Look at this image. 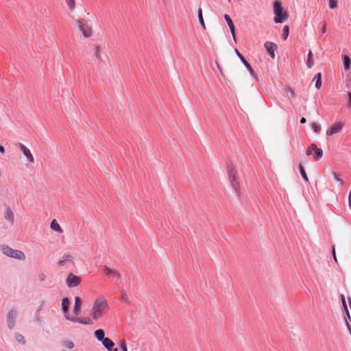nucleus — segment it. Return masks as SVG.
<instances>
[{
    "label": "nucleus",
    "mask_w": 351,
    "mask_h": 351,
    "mask_svg": "<svg viewBox=\"0 0 351 351\" xmlns=\"http://www.w3.org/2000/svg\"><path fill=\"white\" fill-rule=\"evenodd\" d=\"M69 300L67 298H64L62 299V310L64 315V317L67 320H70V318L73 317V315H71L69 313Z\"/></svg>",
    "instance_id": "9b49d317"
},
{
    "label": "nucleus",
    "mask_w": 351,
    "mask_h": 351,
    "mask_svg": "<svg viewBox=\"0 0 351 351\" xmlns=\"http://www.w3.org/2000/svg\"><path fill=\"white\" fill-rule=\"evenodd\" d=\"M311 126L315 132H316V133L319 132L321 128L318 124H317L315 122H313V123H311Z\"/></svg>",
    "instance_id": "473e14b6"
},
{
    "label": "nucleus",
    "mask_w": 351,
    "mask_h": 351,
    "mask_svg": "<svg viewBox=\"0 0 351 351\" xmlns=\"http://www.w3.org/2000/svg\"><path fill=\"white\" fill-rule=\"evenodd\" d=\"M315 154L313 156V158L315 160H318L323 156V151L321 148H318L317 147V149L314 150Z\"/></svg>",
    "instance_id": "b1692460"
},
{
    "label": "nucleus",
    "mask_w": 351,
    "mask_h": 351,
    "mask_svg": "<svg viewBox=\"0 0 351 351\" xmlns=\"http://www.w3.org/2000/svg\"><path fill=\"white\" fill-rule=\"evenodd\" d=\"M333 177L335 180L339 182V184L342 186L343 184V180L339 177V175H338L337 173L333 172L332 173Z\"/></svg>",
    "instance_id": "f704fd0d"
},
{
    "label": "nucleus",
    "mask_w": 351,
    "mask_h": 351,
    "mask_svg": "<svg viewBox=\"0 0 351 351\" xmlns=\"http://www.w3.org/2000/svg\"><path fill=\"white\" fill-rule=\"evenodd\" d=\"M1 252L7 256L14 258L17 260L24 261L25 260V254L21 250H13L8 245H2Z\"/></svg>",
    "instance_id": "20e7f679"
},
{
    "label": "nucleus",
    "mask_w": 351,
    "mask_h": 351,
    "mask_svg": "<svg viewBox=\"0 0 351 351\" xmlns=\"http://www.w3.org/2000/svg\"><path fill=\"white\" fill-rule=\"evenodd\" d=\"M343 66L346 70L350 69V59L348 56L343 57Z\"/></svg>",
    "instance_id": "c85d7f7f"
},
{
    "label": "nucleus",
    "mask_w": 351,
    "mask_h": 351,
    "mask_svg": "<svg viewBox=\"0 0 351 351\" xmlns=\"http://www.w3.org/2000/svg\"><path fill=\"white\" fill-rule=\"evenodd\" d=\"M332 256H333V258H334L335 261L336 263H337V256H336L335 247H332Z\"/></svg>",
    "instance_id": "a19ab883"
},
{
    "label": "nucleus",
    "mask_w": 351,
    "mask_h": 351,
    "mask_svg": "<svg viewBox=\"0 0 351 351\" xmlns=\"http://www.w3.org/2000/svg\"><path fill=\"white\" fill-rule=\"evenodd\" d=\"M4 219L9 221L10 224L14 223V215L10 207H6L4 211Z\"/></svg>",
    "instance_id": "ddd939ff"
},
{
    "label": "nucleus",
    "mask_w": 351,
    "mask_h": 351,
    "mask_svg": "<svg viewBox=\"0 0 351 351\" xmlns=\"http://www.w3.org/2000/svg\"><path fill=\"white\" fill-rule=\"evenodd\" d=\"M17 317V312L14 310H10L8 311L6 316V324L9 329H12L16 323Z\"/></svg>",
    "instance_id": "0eeeda50"
},
{
    "label": "nucleus",
    "mask_w": 351,
    "mask_h": 351,
    "mask_svg": "<svg viewBox=\"0 0 351 351\" xmlns=\"http://www.w3.org/2000/svg\"><path fill=\"white\" fill-rule=\"evenodd\" d=\"M14 338L16 341L21 345H25L26 343V341L24 336L20 333H15Z\"/></svg>",
    "instance_id": "5701e85b"
},
{
    "label": "nucleus",
    "mask_w": 351,
    "mask_h": 351,
    "mask_svg": "<svg viewBox=\"0 0 351 351\" xmlns=\"http://www.w3.org/2000/svg\"><path fill=\"white\" fill-rule=\"evenodd\" d=\"M227 173L232 189L239 195L240 193V183L237 180L236 168L232 162L227 165Z\"/></svg>",
    "instance_id": "7ed1b4c3"
},
{
    "label": "nucleus",
    "mask_w": 351,
    "mask_h": 351,
    "mask_svg": "<svg viewBox=\"0 0 351 351\" xmlns=\"http://www.w3.org/2000/svg\"><path fill=\"white\" fill-rule=\"evenodd\" d=\"M120 346L123 351H128L126 342L124 339L120 341Z\"/></svg>",
    "instance_id": "58836bf2"
},
{
    "label": "nucleus",
    "mask_w": 351,
    "mask_h": 351,
    "mask_svg": "<svg viewBox=\"0 0 351 351\" xmlns=\"http://www.w3.org/2000/svg\"><path fill=\"white\" fill-rule=\"evenodd\" d=\"M69 321L75 322V323H80V324H84V325H88L92 323L90 317H85L79 318L74 315H73V317L71 318H70Z\"/></svg>",
    "instance_id": "4468645a"
},
{
    "label": "nucleus",
    "mask_w": 351,
    "mask_h": 351,
    "mask_svg": "<svg viewBox=\"0 0 351 351\" xmlns=\"http://www.w3.org/2000/svg\"><path fill=\"white\" fill-rule=\"evenodd\" d=\"M94 336L98 341H101V342L104 341V339H105L106 338L104 337L105 333L102 329L96 330L94 332Z\"/></svg>",
    "instance_id": "412c9836"
},
{
    "label": "nucleus",
    "mask_w": 351,
    "mask_h": 351,
    "mask_svg": "<svg viewBox=\"0 0 351 351\" xmlns=\"http://www.w3.org/2000/svg\"><path fill=\"white\" fill-rule=\"evenodd\" d=\"M326 23H324L322 28V33L324 34V33H326Z\"/></svg>",
    "instance_id": "79ce46f5"
},
{
    "label": "nucleus",
    "mask_w": 351,
    "mask_h": 351,
    "mask_svg": "<svg viewBox=\"0 0 351 351\" xmlns=\"http://www.w3.org/2000/svg\"><path fill=\"white\" fill-rule=\"evenodd\" d=\"M77 28L82 32L84 38H90L92 35V30L88 22L84 19H79L76 22Z\"/></svg>",
    "instance_id": "39448f33"
},
{
    "label": "nucleus",
    "mask_w": 351,
    "mask_h": 351,
    "mask_svg": "<svg viewBox=\"0 0 351 351\" xmlns=\"http://www.w3.org/2000/svg\"><path fill=\"white\" fill-rule=\"evenodd\" d=\"M63 351H66V350H63Z\"/></svg>",
    "instance_id": "09e8293b"
},
{
    "label": "nucleus",
    "mask_w": 351,
    "mask_h": 351,
    "mask_svg": "<svg viewBox=\"0 0 351 351\" xmlns=\"http://www.w3.org/2000/svg\"><path fill=\"white\" fill-rule=\"evenodd\" d=\"M282 37H283V39L284 40H287V38H288L289 36V27L288 25H285L284 27H283V30H282Z\"/></svg>",
    "instance_id": "2f4dec72"
},
{
    "label": "nucleus",
    "mask_w": 351,
    "mask_h": 351,
    "mask_svg": "<svg viewBox=\"0 0 351 351\" xmlns=\"http://www.w3.org/2000/svg\"><path fill=\"white\" fill-rule=\"evenodd\" d=\"M228 2H230V0H228Z\"/></svg>",
    "instance_id": "de8ad7c7"
},
{
    "label": "nucleus",
    "mask_w": 351,
    "mask_h": 351,
    "mask_svg": "<svg viewBox=\"0 0 351 351\" xmlns=\"http://www.w3.org/2000/svg\"><path fill=\"white\" fill-rule=\"evenodd\" d=\"M306 122V120L304 117H302L301 119H300V123H305Z\"/></svg>",
    "instance_id": "a18cd8bd"
},
{
    "label": "nucleus",
    "mask_w": 351,
    "mask_h": 351,
    "mask_svg": "<svg viewBox=\"0 0 351 351\" xmlns=\"http://www.w3.org/2000/svg\"><path fill=\"white\" fill-rule=\"evenodd\" d=\"M264 46H265L267 53L271 56V58L272 59H275V58H276L275 51L278 48L277 45L275 44L274 43L267 41L264 44Z\"/></svg>",
    "instance_id": "9d476101"
},
{
    "label": "nucleus",
    "mask_w": 351,
    "mask_h": 351,
    "mask_svg": "<svg viewBox=\"0 0 351 351\" xmlns=\"http://www.w3.org/2000/svg\"><path fill=\"white\" fill-rule=\"evenodd\" d=\"M110 310L107 300L104 296L97 297L93 302L90 314L95 321L101 319Z\"/></svg>",
    "instance_id": "f257e3e1"
},
{
    "label": "nucleus",
    "mask_w": 351,
    "mask_h": 351,
    "mask_svg": "<svg viewBox=\"0 0 351 351\" xmlns=\"http://www.w3.org/2000/svg\"><path fill=\"white\" fill-rule=\"evenodd\" d=\"M224 19L230 28L232 38H233L234 41L236 43L235 29H234V26L233 22H232V19H230V17L228 14L224 15Z\"/></svg>",
    "instance_id": "2eb2a0df"
},
{
    "label": "nucleus",
    "mask_w": 351,
    "mask_h": 351,
    "mask_svg": "<svg viewBox=\"0 0 351 351\" xmlns=\"http://www.w3.org/2000/svg\"><path fill=\"white\" fill-rule=\"evenodd\" d=\"M5 152V147L3 145H0V153L1 154H4Z\"/></svg>",
    "instance_id": "37998d69"
},
{
    "label": "nucleus",
    "mask_w": 351,
    "mask_h": 351,
    "mask_svg": "<svg viewBox=\"0 0 351 351\" xmlns=\"http://www.w3.org/2000/svg\"><path fill=\"white\" fill-rule=\"evenodd\" d=\"M102 344L108 350V351H118L117 348L112 349V348L114 346V343L109 338L106 337L105 339H104V341H102Z\"/></svg>",
    "instance_id": "f3484780"
},
{
    "label": "nucleus",
    "mask_w": 351,
    "mask_h": 351,
    "mask_svg": "<svg viewBox=\"0 0 351 351\" xmlns=\"http://www.w3.org/2000/svg\"><path fill=\"white\" fill-rule=\"evenodd\" d=\"M50 228L53 230V231L58 232V233H62L63 230L58 223V222L56 221V219H53L50 223Z\"/></svg>",
    "instance_id": "aec40b11"
},
{
    "label": "nucleus",
    "mask_w": 351,
    "mask_h": 351,
    "mask_svg": "<svg viewBox=\"0 0 351 351\" xmlns=\"http://www.w3.org/2000/svg\"><path fill=\"white\" fill-rule=\"evenodd\" d=\"M20 150L22 152L23 155L26 157L27 161L29 163H33L34 162V158L31 153L29 148H27L25 145L20 144L19 145Z\"/></svg>",
    "instance_id": "1a4fd4ad"
},
{
    "label": "nucleus",
    "mask_w": 351,
    "mask_h": 351,
    "mask_svg": "<svg viewBox=\"0 0 351 351\" xmlns=\"http://www.w3.org/2000/svg\"><path fill=\"white\" fill-rule=\"evenodd\" d=\"M81 278L78 276L69 273L66 279V284L69 288L75 287L80 285Z\"/></svg>",
    "instance_id": "423d86ee"
},
{
    "label": "nucleus",
    "mask_w": 351,
    "mask_h": 351,
    "mask_svg": "<svg viewBox=\"0 0 351 351\" xmlns=\"http://www.w3.org/2000/svg\"><path fill=\"white\" fill-rule=\"evenodd\" d=\"M104 270L108 278H112L117 280H119L121 278L120 273L116 269H111L108 267H104Z\"/></svg>",
    "instance_id": "f8f14e48"
},
{
    "label": "nucleus",
    "mask_w": 351,
    "mask_h": 351,
    "mask_svg": "<svg viewBox=\"0 0 351 351\" xmlns=\"http://www.w3.org/2000/svg\"><path fill=\"white\" fill-rule=\"evenodd\" d=\"M217 68H218L219 72L221 73V74L223 75V71H222L220 66L218 64H217Z\"/></svg>",
    "instance_id": "49530a36"
},
{
    "label": "nucleus",
    "mask_w": 351,
    "mask_h": 351,
    "mask_svg": "<svg viewBox=\"0 0 351 351\" xmlns=\"http://www.w3.org/2000/svg\"><path fill=\"white\" fill-rule=\"evenodd\" d=\"M299 169H300V172L301 173L302 177L304 178V180L305 181L308 182V178L307 177L306 173L304 168V167L302 165H299Z\"/></svg>",
    "instance_id": "7c9ffc66"
},
{
    "label": "nucleus",
    "mask_w": 351,
    "mask_h": 351,
    "mask_svg": "<svg viewBox=\"0 0 351 351\" xmlns=\"http://www.w3.org/2000/svg\"><path fill=\"white\" fill-rule=\"evenodd\" d=\"M344 126V124L342 122H336L331 125V127L326 130L327 136H332L337 133H339L341 131Z\"/></svg>",
    "instance_id": "6e6552de"
},
{
    "label": "nucleus",
    "mask_w": 351,
    "mask_h": 351,
    "mask_svg": "<svg viewBox=\"0 0 351 351\" xmlns=\"http://www.w3.org/2000/svg\"><path fill=\"white\" fill-rule=\"evenodd\" d=\"M314 80H315V87L317 88V89H319L322 86V75H321V73H317L315 78H314Z\"/></svg>",
    "instance_id": "bb28decb"
},
{
    "label": "nucleus",
    "mask_w": 351,
    "mask_h": 351,
    "mask_svg": "<svg viewBox=\"0 0 351 351\" xmlns=\"http://www.w3.org/2000/svg\"><path fill=\"white\" fill-rule=\"evenodd\" d=\"M64 346L67 348V349H72L74 348L75 345L73 343V341H65L64 342Z\"/></svg>",
    "instance_id": "e433bc0d"
},
{
    "label": "nucleus",
    "mask_w": 351,
    "mask_h": 351,
    "mask_svg": "<svg viewBox=\"0 0 351 351\" xmlns=\"http://www.w3.org/2000/svg\"><path fill=\"white\" fill-rule=\"evenodd\" d=\"M287 95H288V97H289V98H291V97H295V91H294L292 88H288V89H287Z\"/></svg>",
    "instance_id": "4c0bfd02"
},
{
    "label": "nucleus",
    "mask_w": 351,
    "mask_h": 351,
    "mask_svg": "<svg viewBox=\"0 0 351 351\" xmlns=\"http://www.w3.org/2000/svg\"><path fill=\"white\" fill-rule=\"evenodd\" d=\"M235 53H237V56L241 59V62L243 63V64L245 66V67L247 69L249 72L252 75H254V71L250 66V64L246 61V60L242 56V55L239 53V51L235 49Z\"/></svg>",
    "instance_id": "a211bd4d"
},
{
    "label": "nucleus",
    "mask_w": 351,
    "mask_h": 351,
    "mask_svg": "<svg viewBox=\"0 0 351 351\" xmlns=\"http://www.w3.org/2000/svg\"><path fill=\"white\" fill-rule=\"evenodd\" d=\"M197 14H198V19H199V23L201 24V26L202 27V28L204 29H206V25H205L204 21L203 16H202V8H199Z\"/></svg>",
    "instance_id": "cd10ccee"
},
{
    "label": "nucleus",
    "mask_w": 351,
    "mask_h": 351,
    "mask_svg": "<svg viewBox=\"0 0 351 351\" xmlns=\"http://www.w3.org/2000/svg\"><path fill=\"white\" fill-rule=\"evenodd\" d=\"M317 149V145L315 143H312L311 145L307 148L306 151V154L307 156H310L312 154V152Z\"/></svg>",
    "instance_id": "c756f323"
},
{
    "label": "nucleus",
    "mask_w": 351,
    "mask_h": 351,
    "mask_svg": "<svg viewBox=\"0 0 351 351\" xmlns=\"http://www.w3.org/2000/svg\"><path fill=\"white\" fill-rule=\"evenodd\" d=\"M73 257L71 254H65L58 261V264L60 266L64 265L67 262H72Z\"/></svg>",
    "instance_id": "6ab92c4d"
},
{
    "label": "nucleus",
    "mask_w": 351,
    "mask_h": 351,
    "mask_svg": "<svg viewBox=\"0 0 351 351\" xmlns=\"http://www.w3.org/2000/svg\"><path fill=\"white\" fill-rule=\"evenodd\" d=\"M274 14L275 15L274 21L276 23H282L289 18L287 11H285L282 3L280 1H276L273 3Z\"/></svg>",
    "instance_id": "f03ea898"
},
{
    "label": "nucleus",
    "mask_w": 351,
    "mask_h": 351,
    "mask_svg": "<svg viewBox=\"0 0 351 351\" xmlns=\"http://www.w3.org/2000/svg\"><path fill=\"white\" fill-rule=\"evenodd\" d=\"M307 66L308 69L312 68V66L314 64L313 60V53L312 51L310 50L307 55V62H306Z\"/></svg>",
    "instance_id": "393cba45"
},
{
    "label": "nucleus",
    "mask_w": 351,
    "mask_h": 351,
    "mask_svg": "<svg viewBox=\"0 0 351 351\" xmlns=\"http://www.w3.org/2000/svg\"><path fill=\"white\" fill-rule=\"evenodd\" d=\"M341 301H342V303H343V308L346 311V313L347 315V318H346V322H348V319H350V313H349V311H348V307H347V305H346V298H345V296L343 295H341ZM348 324V323H347Z\"/></svg>",
    "instance_id": "a878e982"
},
{
    "label": "nucleus",
    "mask_w": 351,
    "mask_h": 351,
    "mask_svg": "<svg viewBox=\"0 0 351 351\" xmlns=\"http://www.w3.org/2000/svg\"><path fill=\"white\" fill-rule=\"evenodd\" d=\"M38 279L42 282L45 281L47 279V276L44 273H40L38 275Z\"/></svg>",
    "instance_id": "ea45409f"
},
{
    "label": "nucleus",
    "mask_w": 351,
    "mask_h": 351,
    "mask_svg": "<svg viewBox=\"0 0 351 351\" xmlns=\"http://www.w3.org/2000/svg\"><path fill=\"white\" fill-rule=\"evenodd\" d=\"M94 56L95 57L99 60H102L101 53H102V48L100 46H95L94 47Z\"/></svg>",
    "instance_id": "4be33fe9"
},
{
    "label": "nucleus",
    "mask_w": 351,
    "mask_h": 351,
    "mask_svg": "<svg viewBox=\"0 0 351 351\" xmlns=\"http://www.w3.org/2000/svg\"><path fill=\"white\" fill-rule=\"evenodd\" d=\"M65 1L70 10L75 8V0H65Z\"/></svg>",
    "instance_id": "72a5a7b5"
},
{
    "label": "nucleus",
    "mask_w": 351,
    "mask_h": 351,
    "mask_svg": "<svg viewBox=\"0 0 351 351\" xmlns=\"http://www.w3.org/2000/svg\"><path fill=\"white\" fill-rule=\"evenodd\" d=\"M348 99H349L348 104H349V106L351 108V93H348Z\"/></svg>",
    "instance_id": "c03bdc74"
},
{
    "label": "nucleus",
    "mask_w": 351,
    "mask_h": 351,
    "mask_svg": "<svg viewBox=\"0 0 351 351\" xmlns=\"http://www.w3.org/2000/svg\"><path fill=\"white\" fill-rule=\"evenodd\" d=\"M328 5L330 9H335L337 7V0H329Z\"/></svg>",
    "instance_id": "c9c22d12"
},
{
    "label": "nucleus",
    "mask_w": 351,
    "mask_h": 351,
    "mask_svg": "<svg viewBox=\"0 0 351 351\" xmlns=\"http://www.w3.org/2000/svg\"><path fill=\"white\" fill-rule=\"evenodd\" d=\"M82 310V300L80 297L75 298V304L73 306V312L75 315H78Z\"/></svg>",
    "instance_id": "dca6fc26"
}]
</instances>
